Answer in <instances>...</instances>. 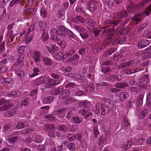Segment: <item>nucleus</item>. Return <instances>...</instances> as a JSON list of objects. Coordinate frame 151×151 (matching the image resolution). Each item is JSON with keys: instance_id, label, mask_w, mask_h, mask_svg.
<instances>
[{"instance_id": "21", "label": "nucleus", "mask_w": 151, "mask_h": 151, "mask_svg": "<svg viewBox=\"0 0 151 151\" xmlns=\"http://www.w3.org/2000/svg\"><path fill=\"white\" fill-rule=\"evenodd\" d=\"M13 106V105L12 104H9V103L7 102L4 104L3 106L0 107V110L1 111H3L4 110H6L8 109L11 107Z\"/></svg>"}, {"instance_id": "57", "label": "nucleus", "mask_w": 151, "mask_h": 151, "mask_svg": "<svg viewBox=\"0 0 151 151\" xmlns=\"http://www.w3.org/2000/svg\"><path fill=\"white\" fill-rule=\"evenodd\" d=\"M22 0H12L10 3L9 6H13L15 4L20 3Z\"/></svg>"}, {"instance_id": "44", "label": "nucleus", "mask_w": 151, "mask_h": 151, "mask_svg": "<svg viewBox=\"0 0 151 151\" xmlns=\"http://www.w3.org/2000/svg\"><path fill=\"white\" fill-rule=\"evenodd\" d=\"M66 12V9H61L58 11V17L61 18L65 14Z\"/></svg>"}, {"instance_id": "49", "label": "nucleus", "mask_w": 151, "mask_h": 151, "mask_svg": "<svg viewBox=\"0 0 151 151\" xmlns=\"http://www.w3.org/2000/svg\"><path fill=\"white\" fill-rule=\"evenodd\" d=\"M112 77L114 79V80L115 81H120L122 79V76L120 75H118L117 76L113 75L112 76Z\"/></svg>"}, {"instance_id": "54", "label": "nucleus", "mask_w": 151, "mask_h": 151, "mask_svg": "<svg viewBox=\"0 0 151 151\" xmlns=\"http://www.w3.org/2000/svg\"><path fill=\"white\" fill-rule=\"evenodd\" d=\"M65 109H63L58 110L52 112L53 115H57L65 111Z\"/></svg>"}, {"instance_id": "56", "label": "nucleus", "mask_w": 151, "mask_h": 151, "mask_svg": "<svg viewBox=\"0 0 151 151\" xmlns=\"http://www.w3.org/2000/svg\"><path fill=\"white\" fill-rule=\"evenodd\" d=\"M119 91V89L113 88H109L108 89V92L109 93H115L118 92Z\"/></svg>"}, {"instance_id": "27", "label": "nucleus", "mask_w": 151, "mask_h": 151, "mask_svg": "<svg viewBox=\"0 0 151 151\" xmlns=\"http://www.w3.org/2000/svg\"><path fill=\"white\" fill-rule=\"evenodd\" d=\"M55 128V126L51 124H47L44 126V129L45 130H51L54 129Z\"/></svg>"}, {"instance_id": "12", "label": "nucleus", "mask_w": 151, "mask_h": 151, "mask_svg": "<svg viewBox=\"0 0 151 151\" xmlns=\"http://www.w3.org/2000/svg\"><path fill=\"white\" fill-rule=\"evenodd\" d=\"M131 0H129L127 3V8L129 12H132L134 11L136 6L131 3Z\"/></svg>"}, {"instance_id": "22", "label": "nucleus", "mask_w": 151, "mask_h": 151, "mask_svg": "<svg viewBox=\"0 0 151 151\" xmlns=\"http://www.w3.org/2000/svg\"><path fill=\"white\" fill-rule=\"evenodd\" d=\"M34 130L33 128H26L21 131V133L22 134L26 135L29 133L32 132Z\"/></svg>"}, {"instance_id": "14", "label": "nucleus", "mask_w": 151, "mask_h": 151, "mask_svg": "<svg viewBox=\"0 0 151 151\" xmlns=\"http://www.w3.org/2000/svg\"><path fill=\"white\" fill-rule=\"evenodd\" d=\"M128 15V12L125 10L119 12L117 14V17L118 18L122 19Z\"/></svg>"}, {"instance_id": "9", "label": "nucleus", "mask_w": 151, "mask_h": 151, "mask_svg": "<svg viewBox=\"0 0 151 151\" xmlns=\"http://www.w3.org/2000/svg\"><path fill=\"white\" fill-rule=\"evenodd\" d=\"M55 60H64L67 58V56L61 52L57 53L55 56Z\"/></svg>"}, {"instance_id": "50", "label": "nucleus", "mask_w": 151, "mask_h": 151, "mask_svg": "<svg viewBox=\"0 0 151 151\" xmlns=\"http://www.w3.org/2000/svg\"><path fill=\"white\" fill-rule=\"evenodd\" d=\"M98 144L101 145L104 144L106 142V139L105 138H102L101 136L98 139Z\"/></svg>"}, {"instance_id": "61", "label": "nucleus", "mask_w": 151, "mask_h": 151, "mask_svg": "<svg viewBox=\"0 0 151 151\" xmlns=\"http://www.w3.org/2000/svg\"><path fill=\"white\" fill-rule=\"evenodd\" d=\"M86 50V48L85 47H82L79 50L78 53L80 55H84L85 53Z\"/></svg>"}, {"instance_id": "51", "label": "nucleus", "mask_w": 151, "mask_h": 151, "mask_svg": "<svg viewBox=\"0 0 151 151\" xmlns=\"http://www.w3.org/2000/svg\"><path fill=\"white\" fill-rule=\"evenodd\" d=\"M45 117L46 119H48V121L50 122H52V121L55 119V117L54 116H52L50 115H45Z\"/></svg>"}, {"instance_id": "10", "label": "nucleus", "mask_w": 151, "mask_h": 151, "mask_svg": "<svg viewBox=\"0 0 151 151\" xmlns=\"http://www.w3.org/2000/svg\"><path fill=\"white\" fill-rule=\"evenodd\" d=\"M80 106H84L86 109L88 111L91 109L92 107V105L90 102H82L79 104Z\"/></svg>"}, {"instance_id": "17", "label": "nucleus", "mask_w": 151, "mask_h": 151, "mask_svg": "<svg viewBox=\"0 0 151 151\" xmlns=\"http://www.w3.org/2000/svg\"><path fill=\"white\" fill-rule=\"evenodd\" d=\"M45 79H47V77L41 76L36 80L35 83L37 85H39L42 83H44Z\"/></svg>"}, {"instance_id": "46", "label": "nucleus", "mask_w": 151, "mask_h": 151, "mask_svg": "<svg viewBox=\"0 0 151 151\" xmlns=\"http://www.w3.org/2000/svg\"><path fill=\"white\" fill-rule=\"evenodd\" d=\"M67 138L69 141H71L75 139V137L74 134H70L67 136Z\"/></svg>"}, {"instance_id": "11", "label": "nucleus", "mask_w": 151, "mask_h": 151, "mask_svg": "<svg viewBox=\"0 0 151 151\" xmlns=\"http://www.w3.org/2000/svg\"><path fill=\"white\" fill-rule=\"evenodd\" d=\"M48 38V34L47 32L43 30V32L42 34L40 39L42 42H43L47 43Z\"/></svg>"}, {"instance_id": "2", "label": "nucleus", "mask_w": 151, "mask_h": 151, "mask_svg": "<svg viewBox=\"0 0 151 151\" xmlns=\"http://www.w3.org/2000/svg\"><path fill=\"white\" fill-rule=\"evenodd\" d=\"M126 40V38L124 37H123L122 38L119 36H116V37L114 40L112 41H111V42H112V44L114 45H115L118 44H123L125 42Z\"/></svg>"}, {"instance_id": "24", "label": "nucleus", "mask_w": 151, "mask_h": 151, "mask_svg": "<svg viewBox=\"0 0 151 151\" xmlns=\"http://www.w3.org/2000/svg\"><path fill=\"white\" fill-rule=\"evenodd\" d=\"M80 35L83 39H85L88 37V31L85 28L80 33Z\"/></svg>"}, {"instance_id": "8", "label": "nucleus", "mask_w": 151, "mask_h": 151, "mask_svg": "<svg viewBox=\"0 0 151 151\" xmlns=\"http://www.w3.org/2000/svg\"><path fill=\"white\" fill-rule=\"evenodd\" d=\"M42 61L45 65L50 66L53 64V62L52 60L48 57H44L42 59Z\"/></svg>"}, {"instance_id": "1", "label": "nucleus", "mask_w": 151, "mask_h": 151, "mask_svg": "<svg viewBox=\"0 0 151 151\" xmlns=\"http://www.w3.org/2000/svg\"><path fill=\"white\" fill-rule=\"evenodd\" d=\"M56 31V34L58 35L60 37H64L68 32V29L63 26H58L57 27Z\"/></svg>"}, {"instance_id": "55", "label": "nucleus", "mask_w": 151, "mask_h": 151, "mask_svg": "<svg viewBox=\"0 0 151 151\" xmlns=\"http://www.w3.org/2000/svg\"><path fill=\"white\" fill-rule=\"evenodd\" d=\"M101 71L103 73H105L107 72H110L111 70L109 68L103 67L101 68Z\"/></svg>"}, {"instance_id": "32", "label": "nucleus", "mask_w": 151, "mask_h": 151, "mask_svg": "<svg viewBox=\"0 0 151 151\" xmlns=\"http://www.w3.org/2000/svg\"><path fill=\"white\" fill-rule=\"evenodd\" d=\"M6 9L3 7H0V18H3L5 17L6 16Z\"/></svg>"}, {"instance_id": "63", "label": "nucleus", "mask_w": 151, "mask_h": 151, "mask_svg": "<svg viewBox=\"0 0 151 151\" xmlns=\"http://www.w3.org/2000/svg\"><path fill=\"white\" fill-rule=\"evenodd\" d=\"M50 81L52 86L57 85L60 83V81H58L56 80H54L52 79H50Z\"/></svg>"}, {"instance_id": "59", "label": "nucleus", "mask_w": 151, "mask_h": 151, "mask_svg": "<svg viewBox=\"0 0 151 151\" xmlns=\"http://www.w3.org/2000/svg\"><path fill=\"white\" fill-rule=\"evenodd\" d=\"M58 43L62 48H64L66 45L65 42L61 40H60L58 41Z\"/></svg>"}, {"instance_id": "4", "label": "nucleus", "mask_w": 151, "mask_h": 151, "mask_svg": "<svg viewBox=\"0 0 151 151\" xmlns=\"http://www.w3.org/2000/svg\"><path fill=\"white\" fill-rule=\"evenodd\" d=\"M41 56V54L39 52H34L32 54V58L35 63H39L40 61Z\"/></svg>"}, {"instance_id": "25", "label": "nucleus", "mask_w": 151, "mask_h": 151, "mask_svg": "<svg viewBox=\"0 0 151 151\" xmlns=\"http://www.w3.org/2000/svg\"><path fill=\"white\" fill-rule=\"evenodd\" d=\"M58 91V94L63 95L68 93H69V91L68 89H63L62 88L58 87L57 88Z\"/></svg>"}, {"instance_id": "42", "label": "nucleus", "mask_w": 151, "mask_h": 151, "mask_svg": "<svg viewBox=\"0 0 151 151\" xmlns=\"http://www.w3.org/2000/svg\"><path fill=\"white\" fill-rule=\"evenodd\" d=\"M132 142L130 141H128L125 143L123 146V148L125 150H127L129 149L132 145Z\"/></svg>"}, {"instance_id": "16", "label": "nucleus", "mask_w": 151, "mask_h": 151, "mask_svg": "<svg viewBox=\"0 0 151 151\" xmlns=\"http://www.w3.org/2000/svg\"><path fill=\"white\" fill-rule=\"evenodd\" d=\"M17 111V109L16 108H13L9 112L5 113L4 115L6 117H9L14 114Z\"/></svg>"}, {"instance_id": "52", "label": "nucleus", "mask_w": 151, "mask_h": 151, "mask_svg": "<svg viewBox=\"0 0 151 151\" xmlns=\"http://www.w3.org/2000/svg\"><path fill=\"white\" fill-rule=\"evenodd\" d=\"M151 12V4L144 11V13L147 15H148Z\"/></svg>"}, {"instance_id": "34", "label": "nucleus", "mask_w": 151, "mask_h": 151, "mask_svg": "<svg viewBox=\"0 0 151 151\" xmlns=\"http://www.w3.org/2000/svg\"><path fill=\"white\" fill-rule=\"evenodd\" d=\"M16 74L21 78H23L24 76V72L20 69H17L15 71Z\"/></svg>"}, {"instance_id": "43", "label": "nucleus", "mask_w": 151, "mask_h": 151, "mask_svg": "<svg viewBox=\"0 0 151 151\" xmlns=\"http://www.w3.org/2000/svg\"><path fill=\"white\" fill-rule=\"evenodd\" d=\"M42 139L41 137L40 136H36L35 137L34 142L37 143H41L42 141Z\"/></svg>"}, {"instance_id": "36", "label": "nucleus", "mask_w": 151, "mask_h": 151, "mask_svg": "<svg viewBox=\"0 0 151 151\" xmlns=\"http://www.w3.org/2000/svg\"><path fill=\"white\" fill-rule=\"evenodd\" d=\"M57 128L58 130L63 132H67L68 130V127L64 125L58 126Z\"/></svg>"}, {"instance_id": "41", "label": "nucleus", "mask_w": 151, "mask_h": 151, "mask_svg": "<svg viewBox=\"0 0 151 151\" xmlns=\"http://www.w3.org/2000/svg\"><path fill=\"white\" fill-rule=\"evenodd\" d=\"M146 103L147 106H151V92L148 94L147 96Z\"/></svg>"}, {"instance_id": "45", "label": "nucleus", "mask_w": 151, "mask_h": 151, "mask_svg": "<svg viewBox=\"0 0 151 151\" xmlns=\"http://www.w3.org/2000/svg\"><path fill=\"white\" fill-rule=\"evenodd\" d=\"M74 29L76 30L79 33L83 31L85 28L79 25H76L74 26Z\"/></svg>"}, {"instance_id": "48", "label": "nucleus", "mask_w": 151, "mask_h": 151, "mask_svg": "<svg viewBox=\"0 0 151 151\" xmlns=\"http://www.w3.org/2000/svg\"><path fill=\"white\" fill-rule=\"evenodd\" d=\"M24 63L23 60L18 59L17 62L15 63L16 66H18L19 67H22L24 65Z\"/></svg>"}, {"instance_id": "53", "label": "nucleus", "mask_w": 151, "mask_h": 151, "mask_svg": "<svg viewBox=\"0 0 151 151\" xmlns=\"http://www.w3.org/2000/svg\"><path fill=\"white\" fill-rule=\"evenodd\" d=\"M120 22V20L113 19H111V25H113L114 26H116Z\"/></svg>"}, {"instance_id": "38", "label": "nucleus", "mask_w": 151, "mask_h": 151, "mask_svg": "<svg viewBox=\"0 0 151 151\" xmlns=\"http://www.w3.org/2000/svg\"><path fill=\"white\" fill-rule=\"evenodd\" d=\"M30 100V98L27 97L25 98L22 100L21 104L23 106H27L28 105Z\"/></svg>"}, {"instance_id": "35", "label": "nucleus", "mask_w": 151, "mask_h": 151, "mask_svg": "<svg viewBox=\"0 0 151 151\" xmlns=\"http://www.w3.org/2000/svg\"><path fill=\"white\" fill-rule=\"evenodd\" d=\"M72 119L75 123L76 124L80 123L82 121L83 119L80 116H74Z\"/></svg>"}, {"instance_id": "40", "label": "nucleus", "mask_w": 151, "mask_h": 151, "mask_svg": "<svg viewBox=\"0 0 151 151\" xmlns=\"http://www.w3.org/2000/svg\"><path fill=\"white\" fill-rule=\"evenodd\" d=\"M40 14L42 17H46L47 16V13L46 9L45 8H41L40 10Z\"/></svg>"}, {"instance_id": "13", "label": "nucleus", "mask_w": 151, "mask_h": 151, "mask_svg": "<svg viewBox=\"0 0 151 151\" xmlns=\"http://www.w3.org/2000/svg\"><path fill=\"white\" fill-rule=\"evenodd\" d=\"M40 72V69L37 67H35L33 70V73L29 74V76L30 78H33L38 75Z\"/></svg>"}, {"instance_id": "39", "label": "nucleus", "mask_w": 151, "mask_h": 151, "mask_svg": "<svg viewBox=\"0 0 151 151\" xmlns=\"http://www.w3.org/2000/svg\"><path fill=\"white\" fill-rule=\"evenodd\" d=\"M27 125L25 122H21L17 124L16 127L18 129H21L27 126Z\"/></svg>"}, {"instance_id": "23", "label": "nucleus", "mask_w": 151, "mask_h": 151, "mask_svg": "<svg viewBox=\"0 0 151 151\" xmlns=\"http://www.w3.org/2000/svg\"><path fill=\"white\" fill-rule=\"evenodd\" d=\"M54 97L53 96H47L43 99V103L44 104L50 103L54 100Z\"/></svg>"}, {"instance_id": "26", "label": "nucleus", "mask_w": 151, "mask_h": 151, "mask_svg": "<svg viewBox=\"0 0 151 151\" xmlns=\"http://www.w3.org/2000/svg\"><path fill=\"white\" fill-rule=\"evenodd\" d=\"M44 83V86L46 88H50L52 86L50 79L49 78L47 77V79H45Z\"/></svg>"}, {"instance_id": "15", "label": "nucleus", "mask_w": 151, "mask_h": 151, "mask_svg": "<svg viewBox=\"0 0 151 151\" xmlns=\"http://www.w3.org/2000/svg\"><path fill=\"white\" fill-rule=\"evenodd\" d=\"M129 94L126 92H123L120 93L119 97L120 101H123L125 100L129 97Z\"/></svg>"}, {"instance_id": "62", "label": "nucleus", "mask_w": 151, "mask_h": 151, "mask_svg": "<svg viewBox=\"0 0 151 151\" xmlns=\"http://www.w3.org/2000/svg\"><path fill=\"white\" fill-rule=\"evenodd\" d=\"M88 25L91 27H94L95 25L94 20L91 19H89L88 20Z\"/></svg>"}, {"instance_id": "60", "label": "nucleus", "mask_w": 151, "mask_h": 151, "mask_svg": "<svg viewBox=\"0 0 151 151\" xmlns=\"http://www.w3.org/2000/svg\"><path fill=\"white\" fill-rule=\"evenodd\" d=\"M140 15V14H135L134 17H132V19L136 21L140 22L142 20L141 18L139 16Z\"/></svg>"}, {"instance_id": "18", "label": "nucleus", "mask_w": 151, "mask_h": 151, "mask_svg": "<svg viewBox=\"0 0 151 151\" xmlns=\"http://www.w3.org/2000/svg\"><path fill=\"white\" fill-rule=\"evenodd\" d=\"M133 63L134 62L132 60L124 63H121L119 66L118 68L121 69L126 67H128L132 65Z\"/></svg>"}, {"instance_id": "47", "label": "nucleus", "mask_w": 151, "mask_h": 151, "mask_svg": "<svg viewBox=\"0 0 151 151\" xmlns=\"http://www.w3.org/2000/svg\"><path fill=\"white\" fill-rule=\"evenodd\" d=\"M68 147L69 150L73 151L76 149V145L74 143H70L68 145Z\"/></svg>"}, {"instance_id": "7", "label": "nucleus", "mask_w": 151, "mask_h": 151, "mask_svg": "<svg viewBox=\"0 0 151 151\" xmlns=\"http://www.w3.org/2000/svg\"><path fill=\"white\" fill-rule=\"evenodd\" d=\"M56 30L55 29H53L51 30V33L52 34L51 35V39L54 41H58L60 39V36L56 34Z\"/></svg>"}, {"instance_id": "20", "label": "nucleus", "mask_w": 151, "mask_h": 151, "mask_svg": "<svg viewBox=\"0 0 151 151\" xmlns=\"http://www.w3.org/2000/svg\"><path fill=\"white\" fill-rule=\"evenodd\" d=\"M128 86V85L127 83L122 82L117 83L115 85V86L116 88L122 89L125 88L127 86Z\"/></svg>"}, {"instance_id": "6", "label": "nucleus", "mask_w": 151, "mask_h": 151, "mask_svg": "<svg viewBox=\"0 0 151 151\" xmlns=\"http://www.w3.org/2000/svg\"><path fill=\"white\" fill-rule=\"evenodd\" d=\"M149 44V41L147 40H141L138 43V47L139 48H142L147 46Z\"/></svg>"}, {"instance_id": "29", "label": "nucleus", "mask_w": 151, "mask_h": 151, "mask_svg": "<svg viewBox=\"0 0 151 151\" xmlns=\"http://www.w3.org/2000/svg\"><path fill=\"white\" fill-rule=\"evenodd\" d=\"M20 95L19 92L18 91H12L9 94V96L12 98L17 97Z\"/></svg>"}, {"instance_id": "37", "label": "nucleus", "mask_w": 151, "mask_h": 151, "mask_svg": "<svg viewBox=\"0 0 151 151\" xmlns=\"http://www.w3.org/2000/svg\"><path fill=\"white\" fill-rule=\"evenodd\" d=\"M19 139V137L17 136H14L13 137H11L9 138L8 141L9 142L8 143H11L12 144L17 142Z\"/></svg>"}, {"instance_id": "58", "label": "nucleus", "mask_w": 151, "mask_h": 151, "mask_svg": "<svg viewBox=\"0 0 151 151\" xmlns=\"http://www.w3.org/2000/svg\"><path fill=\"white\" fill-rule=\"evenodd\" d=\"M145 139L143 138H140L137 139L136 142L137 145H142L145 141Z\"/></svg>"}, {"instance_id": "28", "label": "nucleus", "mask_w": 151, "mask_h": 151, "mask_svg": "<svg viewBox=\"0 0 151 151\" xmlns=\"http://www.w3.org/2000/svg\"><path fill=\"white\" fill-rule=\"evenodd\" d=\"M95 87L93 83H89L88 84L86 87V91L87 92H91L93 91Z\"/></svg>"}, {"instance_id": "19", "label": "nucleus", "mask_w": 151, "mask_h": 151, "mask_svg": "<svg viewBox=\"0 0 151 151\" xmlns=\"http://www.w3.org/2000/svg\"><path fill=\"white\" fill-rule=\"evenodd\" d=\"M143 104V97L141 96L138 98L136 101V108L139 109Z\"/></svg>"}, {"instance_id": "31", "label": "nucleus", "mask_w": 151, "mask_h": 151, "mask_svg": "<svg viewBox=\"0 0 151 151\" xmlns=\"http://www.w3.org/2000/svg\"><path fill=\"white\" fill-rule=\"evenodd\" d=\"M101 104L98 103L95 105L93 109L94 112L95 114H99L100 111V106L101 107Z\"/></svg>"}, {"instance_id": "5", "label": "nucleus", "mask_w": 151, "mask_h": 151, "mask_svg": "<svg viewBox=\"0 0 151 151\" xmlns=\"http://www.w3.org/2000/svg\"><path fill=\"white\" fill-rule=\"evenodd\" d=\"M101 114L103 115L108 114L110 111L109 107L105 105L101 104Z\"/></svg>"}, {"instance_id": "30", "label": "nucleus", "mask_w": 151, "mask_h": 151, "mask_svg": "<svg viewBox=\"0 0 151 151\" xmlns=\"http://www.w3.org/2000/svg\"><path fill=\"white\" fill-rule=\"evenodd\" d=\"M87 4L88 5L91 11L93 10L96 8L95 2L94 0H92L91 1V2H87Z\"/></svg>"}, {"instance_id": "33", "label": "nucleus", "mask_w": 151, "mask_h": 151, "mask_svg": "<svg viewBox=\"0 0 151 151\" xmlns=\"http://www.w3.org/2000/svg\"><path fill=\"white\" fill-rule=\"evenodd\" d=\"M151 50L150 49L148 48L145 50L144 53L145 54V56L146 58H150L151 57Z\"/></svg>"}, {"instance_id": "64", "label": "nucleus", "mask_w": 151, "mask_h": 151, "mask_svg": "<svg viewBox=\"0 0 151 151\" xmlns=\"http://www.w3.org/2000/svg\"><path fill=\"white\" fill-rule=\"evenodd\" d=\"M68 36L70 37L74 38L76 37V36L70 30H68Z\"/></svg>"}, {"instance_id": "3", "label": "nucleus", "mask_w": 151, "mask_h": 151, "mask_svg": "<svg viewBox=\"0 0 151 151\" xmlns=\"http://www.w3.org/2000/svg\"><path fill=\"white\" fill-rule=\"evenodd\" d=\"M89 111L88 109H83L80 110L78 111V114L79 115L83 116L86 118L91 115L92 114L91 112H88Z\"/></svg>"}]
</instances>
